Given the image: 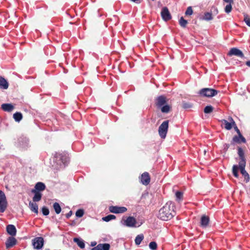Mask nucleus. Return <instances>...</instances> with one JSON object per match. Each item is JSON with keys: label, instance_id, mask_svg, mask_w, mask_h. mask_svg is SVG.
Masks as SVG:
<instances>
[{"label": "nucleus", "instance_id": "47", "mask_svg": "<svg viewBox=\"0 0 250 250\" xmlns=\"http://www.w3.org/2000/svg\"><path fill=\"white\" fill-rule=\"evenodd\" d=\"M233 126H234V128L235 131H236V132L238 134H241L240 132V131L239 130V129L238 128V127H237V126L236 125H233Z\"/></svg>", "mask_w": 250, "mask_h": 250}, {"label": "nucleus", "instance_id": "6", "mask_svg": "<svg viewBox=\"0 0 250 250\" xmlns=\"http://www.w3.org/2000/svg\"><path fill=\"white\" fill-rule=\"evenodd\" d=\"M168 120L165 121L159 127V134L162 139H165L166 137L168 127Z\"/></svg>", "mask_w": 250, "mask_h": 250}, {"label": "nucleus", "instance_id": "22", "mask_svg": "<svg viewBox=\"0 0 250 250\" xmlns=\"http://www.w3.org/2000/svg\"><path fill=\"white\" fill-rule=\"evenodd\" d=\"M1 108L4 111L11 112L14 109V106L11 104H3L1 105Z\"/></svg>", "mask_w": 250, "mask_h": 250}, {"label": "nucleus", "instance_id": "25", "mask_svg": "<svg viewBox=\"0 0 250 250\" xmlns=\"http://www.w3.org/2000/svg\"><path fill=\"white\" fill-rule=\"evenodd\" d=\"M35 189L37 191H42L45 188V185L42 182H38L35 186Z\"/></svg>", "mask_w": 250, "mask_h": 250}, {"label": "nucleus", "instance_id": "10", "mask_svg": "<svg viewBox=\"0 0 250 250\" xmlns=\"http://www.w3.org/2000/svg\"><path fill=\"white\" fill-rule=\"evenodd\" d=\"M109 210L112 213L117 214L125 212L127 208L124 207L111 206L109 207Z\"/></svg>", "mask_w": 250, "mask_h": 250}, {"label": "nucleus", "instance_id": "19", "mask_svg": "<svg viewBox=\"0 0 250 250\" xmlns=\"http://www.w3.org/2000/svg\"><path fill=\"white\" fill-rule=\"evenodd\" d=\"M7 232L11 236H14L16 235L17 229L15 226L13 225H8L6 226Z\"/></svg>", "mask_w": 250, "mask_h": 250}, {"label": "nucleus", "instance_id": "51", "mask_svg": "<svg viewBox=\"0 0 250 250\" xmlns=\"http://www.w3.org/2000/svg\"><path fill=\"white\" fill-rule=\"evenodd\" d=\"M152 1H154V0H152Z\"/></svg>", "mask_w": 250, "mask_h": 250}, {"label": "nucleus", "instance_id": "30", "mask_svg": "<svg viewBox=\"0 0 250 250\" xmlns=\"http://www.w3.org/2000/svg\"><path fill=\"white\" fill-rule=\"evenodd\" d=\"M144 238V235L143 234H139L137 235L135 239V243L136 245H139L141 242Z\"/></svg>", "mask_w": 250, "mask_h": 250}, {"label": "nucleus", "instance_id": "4", "mask_svg": "<svg viewBox=\"0 0 250 250\" xmlns=\"http://www.w3.org/2000/svg\"><path fill=\"white\" fill-rule=\"evenodd\" d=\"M55 157L57 161L60 162L61 166V163H62L65 167L68 164L69 162V157L68 156V154L65 152L62 153H57L55 154Z\"/></svg>", "mask_w": 250, "mask_h": 250}, {"label": "nucleus", "instance_id": "46", "mask_svg": "<svg viewBox=\"0 0 250 250\" xmlns=\"http://www.w3.org/2000/svg\"><path fill=\"white\" fill-rule=\"evenodd\" d=\"M72 211H70L68 213H66L65 215L66 218H67V219L69 218L72 215Z\"/></svg>", "mask_w": 250, "mask_h": 250}, {"label": "nucleus", "instance_id": "39", "mask_svg": "<svg viewBox=\"0 0 250 250\" xmlns=\"http://www.w3.org/2000/svg\"><path fill=\"white\" fill-rule=\"evenodd\" d=\"M232 3H228L225 8V11L226 13H229L232 10L231 4Z\"/></svg>", "mask_w": 250, "mask_h": 250}, {"label": "nucleus", "instance_id": "15", "mask_svg": "<svg viewBox=\"0 0 250 250\" xmlns=\"http://www.w3.org/2000/svg\"><path fill=\"white\" fill-rule=\"evenodd\" d=\"M141 183L144 185H147L150 183V178L149 173L147 172H144L140 178Z\"/></svg>", "mask_w": 250, "mask_h": 250}, {"label": "nucleus", "instance_id": "16", "mask_svg": "<svg viewBox=\"0 0 250 250\" xmlns=\"http://www.w3.org/2000/svg\"><path fill=\"white\" fill-rule=\"evenodd\" d=\"M246 164H241L239 165L240 172L243 176H244L245 181L246 182H248L250 181V176L248 172L245 170V167Z\"/></svg>", "mask_w": 250, "mask_h": 250}, {"label": "nucleus", "instance_id": "14", "mask_svg": "<svg viewBox=\"0 0 250 250\" xmlns=\"http://www.w3.org/2000/svg\"><path fill=\"white\" fill-rule=\"evenodd\" d=\"M229 120L230 121V122L224 119L221 121L227 130H230L233 125H235V123L231 117H229Z\"/></svg>", "mask_w": 250, "mask_h": 250}, {"label": "nucleus", "instance_id": "35", "mask_svg": "<svg viewBox=\"0 0 250 250\" xmlns=\"http://www.w3.org/2000/svg\"><path fill=\"white\" fill-rule=\"evenodd\" d=\"M188 23L187 20H185L183 17H181L179 20V24L182 27H186Z\"/></svg>", "mask_w": 250, "mask_h": 250}, {"label": "nucleus", "instance_id": "29", "mask_svg": "<svg viewBox=\"0 0 250 250\" xmlns=\"http://www.w3.org/2000/svg\"><path fill=\"white\" fill-rule=\"evenodd\" d=\"M13 118L17 122H20L22 119V115L20 112H16L13 114Z\"/></svg>", "mask_w": 250, "mask_h": 250}, {"label": "nucleus", "instance_id": "32", "mask_svg": "<svg viewBox=\"0 0 250 250\" xmlns=\"http://www.w3.org/2000/svg\"><path fill=\"white\" fill-rule=\"evenodd\" d=\"M239 168V167L237 165H234L232 167V173L234 176L236 178L238 177V169Z\"/></svg>", "mask_w": 250, "mask_h": 250}, {"label": "nucleus", "instance_id": "12", "mask_svg": "<svg viewBox=\"0 0 250 250\" xmlns=\"http://www.w3.org/2000/svg\"><path fill=\"white\" fill-rule=\"evenodd\" d=\"M235 143L238 144L241 143H246V140L241 134H238V136L235 135L233 137L230 145H234Z\"/></svg>", "mask_w": 250, "mask_h": 250}, {"label": "nucleus", "instance_id": "42", "mask_svg": "<svg viewBox=\"0 0 250 250\" xmlns=\"http://www.w3.org/2000/svg\"><path fill=\"white\" fill-rule=\"evenodd\" d=\"M42 214L45 215H48L49 213V209L46 207H43L42 208Z\"/></svg>", "mask_w": 250, "mask_h": 250}, {"label": "nucleus", "instance_id": "3", "mask_svg": "<svg viewBox=\"0 0 250 250\" xmlns=\"http://www.w3.org/2000/svg\"><path fill=\"white\" fill-rule=\"evenodd\" d=\"M167 103L166 98L161 95L158 97L156 101V105L158 108H161L162 112L167 113L170 111V107Z\"/></svg>", "mask_w": 250, "mask_h": 250}, {"label": "nucleus", "instance_id": "48", "mask_svg": "<svg viewBox=\"0 0 250 250\" xmlns=\"http://www.w3.org/2000/svg\"><path fill=\"white\" fill-rule=\"evenodd\" d=\"M223 1L227 3H233V0H223Z\"/></svg>", "mask_w": 250, "mask_h": 250}, {"label": "nucleus", "instance_id": "20", "mask_svg": "<svg viewBox=\"0 0 250 250\" xmlns=\"http://www.w3.org/2000/svg\"><path fill=\"white\" fill-rule=\"evenodd\" d=\"M110 246L108 243L99 244L91 249V250H109Z\"/></svg>", "mask_w": 250, "mask_h": 250}, {"label": "nucleus", "instance_id": "45", "mask_svg": "<svg viewBox=\"0 0 250 250\" xmlns=\"http://www.w3.org/2000/svg\"><path fill=\"white\" fill-rule=\"evenodd\" d=\"M229 146H230L229 144H225L223 146L224 150H225L226 151H227L228 149H229Z\"/></svg>", "mask_w": 250, "mask_h": 250}, {"label": "nucleus", "instance_id": "27", "mask_svg": "<svg viewBox=\"0 0 250 250\" xmlns=\"http://www.w3.org/2000/svg\"><path fill=\"white\" fill-rule=\"evenodd\" d=\"M201 19L206 21L212 20L213 19L212 13L209 12H206L204 14V16Z\"/></svg>", "mask_w": 250, "mask_h": 250}, {"label": "nucleus", "instance_id": "33", "mask_svg": "<svg viewBox=\"0 0 250 250\" xmlns=\"http://www.w3.org/2000/svg\"><path fill=\"white\" fill-rule=\"evenodd\" d=\"M116 218V216L112 214L108 215L102 218L103 220L105 222H109L111 220L115 219Z\"/></svg>", "mask_w": 250, "mask_h": 250}, {"label": "nucleus", "instance_id": "2", "mask_svg": "<svg viewBox=\"0 0 250 250\" xmlns=\"http://www.w3.org/2000/svg\"><path fill=\"white\" fill-rule=\"evenodd\" d=\"M30 140L28 137L24 135H21L15 140L14 142L15 146L22 149H27L30 146Z\"/></svg>", "mask_w": 250, "mask_h": 250}, {"label": "nucleus", "instance_id": "43", "mask_svg": "<svg viewBox=\"0 0 250 250\" xmlns=\"http://www.w3.org/2000/svg\"><path fill=\"white\" fill-rule=\"evenodd\" d=\"M193 13V10L191 6H189L187 8V10L185 12L186 15H191Z\"/></svg>", "mask_w": 250, "mask_h": 250}, {"label": "nucleus", "instance_id": "7", "mask_svg": "<svg viewBox=\"0 0 250 250\" xmlns=\"http://www.w3.org/2000/svg\"><path fill=\"white\" fill-rule=\"evenodd\" d=\"M6 196L3 191L0 190V212H4L7 207Z\"/></svg>", "mask_w": 250, "mask_h": 250}, {"label": "nucleus", "instance_id": "34", "mask_svg": "<svg viewBox=\"0 0 250 250\" xmlns=\"http://www.w3.org/2000/svg\"><path fill=\"white\" fill-rule=\"evenodd\" d=\"M193 105L190 103H188L186 102H183L182 103V107L183 108L185 109H188L192 108Z\"/></svg>", "mask_w": 250, "mask_h": 250}, {"label": "nucleus", "instance_id": "21", "mask_svg": "<svg viewBox=\"0 0 250 250\" xmlns=\"http://www.w3.org/2000/svg\"><path fill=\"white\" fill-rule=\"evenodd\" d=\"M209 218L208 216L203 215L201 218V226L202 228H206L209 223Z\"/></svg>", "mask_w": 250, "mask_h": 250}, {"label": "nucleus", "instance_id": "1", "mask_svg": "<svg viewBox=\"0 0 250 250\" xmlns=\"http://www.w3.org/2000/svg\"><path fill=\"white\" fill-rule=\"evenodd\" d=\"M175 215L174 204L167 202L159 211L157 217L163 221H168L172 219Z\"/></svg>", "mask_w": 250, "mask_h": 250}, {"label": "nucleus", "instance_id": "44", "mask_svg": "<svg viewBox=\"0 0 250 250\" xmlns=\"http://www.w3.org/2000/svg\"><path fill=\"white\" fill-rule=\"evenodd\" d=\"M244 21L246 24L248 26L250 27V17H249L247 15L245 16Z\"/></svg>", "mask_w": 250, "mask_h": 250}, {"label": "nucleus", "instance_id": "11", "mask_svg": "<svg viewBox=\"0 0 250 250\" xmlns=\"http://www.w3.org/2000/svg\"><path fill=\"white\" fill-rule=\"evenodd\" d=\"M228 55L229 56L234 55L237 57H240L241 58L244 57V55L242 51H241L240 49L236 47L231 48L228 53Z\"/></svg>", "mask_w": 250, "mask_h": 250}, {"label": "nucleus", "instance_id": "26", "mask_svg": "<svg viewBox=\"0 0 250 250\" xmlns=\"http://www.w3.org/2000/svg\"><path fill=\"white\" fill-rule=\"evenodd\" d=\"M29 206L32 211L37 214L38 213V206L36 203L30 202Z\"/></svg>", "mask_w": 250, "mask_h": 250}, {"label": "nucleus", "instance_id": "36", "mask_svg": "<svg viewBox=\"0 0 250 250\" xmlns=\"http://www.w3.org/2000/svg\"><path fill=\"white\" fill-rule=\"evenodd\" d=\"M175 196L177 201L182 200L183 197V193L180 191H177L175 193Z\"/></svg>", "mask_w": 250, "mask_h": 250}, {"label": "nucleus", "instance_id": "40", "mask_svg": "<svg viewBox=\"0 0 250 250\" xmlns=\"http://www.w3.org/2000/svg\"><path fill=\"white\" fill-rule=\"evenodd\" d=\"M83 214H84L83 210L82 209H79L77 210V211L76 212V216L77 217L80 218V217H82L83 215Z\"/></svg>", "mask_w": 250, "mask_h": 250}, {"label": "nucleus", "instance_id": "9", "mask_svg": "<svg viewBox=\"0 0 250 250\" xmlns=\"http://www.w3.org/2000/svg\"><path fill=\"white\" fill-rule=\"evenodd\" d=\"M44 240L42 237H36L32 240V245L35 249L41 250L43 247Z\"/></svg>", "mask_w": 250, "mask_h": 250}, {"label": "nucleus", "instance_id": "28", "mask_svg": "<svg viewBox=\"0 0 250 250\" xmlns=\"http://www.w3.org/2000/svg\"><path fill=\"white\" fill-rule=\"evenodd\" d=\"M74 241L77 243L78 246L81 249L85 247V244L83 240L78 238H74Z\"/></svg>", "mask_w": 250, "mask_h": 250}, {"label": "nucleus", "instance_id": "37", "mask_svg": "<svg viewBox=\"0 0 250 250\" xmlns=\"http://www.w3.org/2000/svg\"><path fill=\"white\" fill-rule=\"evenodd\" d=\"M149 248L151 250H156L157 249V244L154 241L151 242L149 244Z\"/></svg>", "mask_w": 250, "mask_h": 250}, {"label": "nucleus", "instance_id": "18", "mask_svg": "<svg viewBox=\"0 0 250 250\" xmlns=\"http://www.w3.org/2000/svg\"><path fill=\"white\" fill-rule=\"evenodd\" d=\"M238 155L240 158V161L239 162V165L241 164H246V161L245 157V154L243 149L241 147H238Z\"/></svg>", "mask_w": 250, "mask_h": 250}, {"label": "nucleus", "instance_id": "31", "mask_svg": "<svg viewBox=\"0 0 250 250\" xmlns=\"http://www.w3.org/2000/svg\"><path fill=\"white\" fill-rule=\"evenodd\" d=\"M53 208L57 214H59L62 210L61 207L59 203L55 202L53 204Z\"/></svg>", "mask_w": 250, "mask_h": 250}, {"label": "nucleus", "instance_id": "13", "mask_svg": "<svg viewBox=\"0 0 250 250\" xmlns=\"http://www.w3.org/2000/svg\"><path fill=\"white\" fill-rule=\"evenodd\" d=\"M161 15L162 19L165 21H168L171 19V16L167 7H164L162 8Z\"/></svg>", "mask_w": 250, "mask_h": 250}, {"label": "nucleus", "instance_id": "24", "mask_svg": "<svg viewBox=\"0 0 250 250\" xmlns=\"http://www.w3.org/2000/svg\"><path fill=\"white\" fill-rule=\"evenodd\" d=\"M32 192L35 193L33 198V201L35 202L40 201L42 198V194L40 192L37 191L36 190H32Z\"/></svg>", "mask_w": 250, "mask_h": 250}, {"label": "nucleus", "instance_id": "49", "mask_svg": "<svg viewBox=\"0 0 250 250\" xmlns=\"http://www.w3.org/2000/svg\"><path fill=\"white\" fill-rule=\"evenodd\" d=\"M96 244H97V243L95 241H93V242H91L90 245L92 247H94V246H96Z\"/></svg>", "mask_w": 250, "mask_h": 250}, {"label": "nucleus", "instance_id": "50", "mask_svg": "<svg viewBox=\"0 0 250 250\" xmlns=\"http://www.w3.org/2000/svg\"><path fill=\"white\" fill-rule=\"evenodd\" d=\"M246 64L247 66L250 67V61H247L246 62Z\"/></svg>", "mask_w": 250, "mask_h": 250}, {"label": "nucleus", "instance_id": "8", "mask_svg": "<svg viewBox=\"0 0 250 250\" xmlns=\"http://www.w3.org/2000/svg\"><path fill=\"white\" fill-rule=\"evenodd\" d=\"M136 223V220L133 217L129 216L126 218L125 220L122 219L121 221V224L125 226L128 227H135V224Z\"/></svg>", "mask_w": 250, "mask_h": 250}, {"label": "nucleus", "instance_id": "23", "mask_svg": "<svg viewBox=\"0 0 250 250\" xmlns=\"http://www.w3.org/2000/svg\"><path fill=\"white\" fill-rule=\"evenodd\" d=\"M8 87V83L7 81L1 76H0V88L6 89Z\"/></svg>", "mask_w": 250, "mask_h": 250}, {"label": "nucleus", "instance_id": "38", "mask_svg": "<svg viewBox=\"0 0 250 250\" xmlns=\"http://www.w3.org/2000/svg\"><path fill=\"white\" fill-rule=\"evenodd\" d=\"M213 107L211 105H207L206 106L204 110V112L206 113H210L213 111Z\"/></svg>", "mask_w": 250, "mask_h": 250}, {"label": "nucleus", "instance_id": "17", "mask_svg": "<svg viewBox=\"0 0 250 250\" xmlns=\"http://www.w3.org/2000/svg\"><path fill=\"white\" fill-rule=\"evenodd\" d=\"M17 240L14 236L9 237L5 242L6 249H10L15 246L17 243Z\"/></svg>", "mask_w": 250, "mask_h": 250}, {"label": "nucleus", "instance_id": "41", "mask_svg": "<svg viewBox=\"0 0 250 250\" xmlns=\"http://www.w3.org/2000/svg\"><path fill=\"white\" fill-rule=\"evenodd\" d=\"M210 12L212 13V15H216L218 13L217 8L215 6H212Z\"/></svg>", "mask_w": 250, "mask_h": 250}, {"label": "nucleus", "instance_id": "5", "mask_svg": "<svg viewBox=\"0 0 250 250\" xmlns=\"http://www.w3.org/2000/svg\"><path fill=\"white\" fill-rule=\"evenodd\" d=\"M218 91L215 89L209 88H204L201 89L198 94L202 97H212L216 95Z\"/></svg>", "mask_w": 250, "mask_h": 250}]
</instances>
